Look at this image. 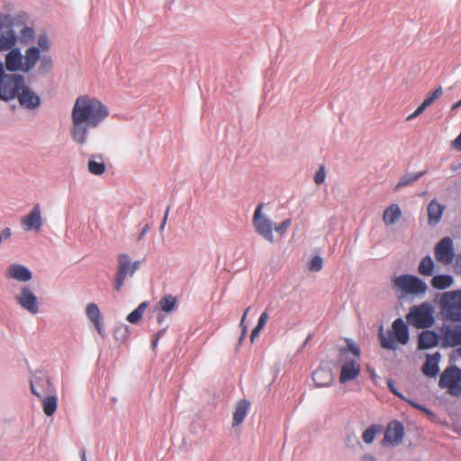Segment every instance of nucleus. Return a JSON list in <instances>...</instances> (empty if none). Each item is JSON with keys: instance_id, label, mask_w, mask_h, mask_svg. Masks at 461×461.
<instances>
[{"instance_id": "2f4dec72", "label": "nucleus", "mask_w": 461, "mask_h": 461, "mask_svg": "<svg viewBox=\"0 0 461 461\" xmlns=\"http://www.w3.org/2000/svg\"><path fill=\"white\" fill-rule=\"evenodd\" d=\"M381 431L379 425L373 424L369 426L362 434V439L366 444H371L376 435Z\"/></svg>"}, {"instance_id": "72a5a7b5", "label": "nucleus", "mask_w": 461, "mask_h": 461, "mask_svg": "<svg viewBox=\"0 0 461 461\" xmlns=\"http://www.w3.org/2000/svg\"><path fill=\"white\" fill-rule=\"evenodd\" d=\"M267 320H268L267 312H262L261 315L259 316L257 326L253 329V330L251 332V336H250L251 341H254L255 339L259 335L260 331L262 330V329L265 327L266 323L267 322Z\"/></svg>"}, {"instance_id": "393cba45", "label": "nucleus", "mask_w": 461, "mask_h": 461, "mask_svg": "<svg viewBox=\"0 0 461 461\" xmlns=\"http://www.w3.org/2000/svg\"><path fill=\"white\" fill-rule=\"evenodd\" d=\"M250 403L249 402L246 400H241L238 402L235 411L233 412V418H232V426L236 427L242 423L244 419L246 418L249 409Z\"/></svg>"}, {"instance_id": "0eeeda50", "label": "nucleus", "mask_w": 461, "mask_h": 461, "mask_svg": "<svg viewBox=\"0 0 461 461\" xmlns=\"http://www.w3.org/2000/svg\"><path fill=\"white\" fill-rule=\"evenodd\" d=\"M407 321L418 329L429 328L434 323L433 308L428 303L411 308L406 316Z\"/></svg>"}, {"instance_id": "864d4df0", "label": "nucleus", "mask_w": 461, "mask_h": 461, "mask_svg": "<svg viewBox=\"0 0 461 461\" xmlns=\"http://www.w3.org/2000/svg\"><path fill=\"white\" fill-rule=\"evenodd\" d=\"M163 330L158 332L156 338L152 341V347L155 348L158 339V337L162 334Z\"/></svg>"}, {"instance_id": "13d9d810", "label": "nucleus", "mask_w": 461, "mask_h": 461, "mask_svg": "<svg viewBox=\"0 0 461 461\" xmlns=\"http://www.w3.org/2000/svg\"><path fill=\"white\" fill-rule=\"evenodd\" d=\"M146 231H147V228H144L142 232H141V235H144L146 233Z\"/></svg>"}, {"instance_id": "ea45409f", "label": "nucleus", "mask_w": 461, "mask_h": 461, "mask_svg": "<svg viewBox=\"0 0 461 461\" xmlns=\"http://www.w3.org/2000/svg\"><path fill=\"white\" fill-rule=\"evenodd\" d=\"M290 225H291V220L286 219V220L283 221L280 224L276 225L274 229L280 235H284L287 231Z\"/></svg>"}, {"instance_id": "c756f323", "label": "nucleus", "mask_w": 461, "mask_h": 461, "mask_svg": "<svg viewBox=\"0 0 461 461\" xmlns=\"http://www.w3.org/2000/svg\"><path fill=\"white\" fill-rule=\"evenodd\" d=\"M176 302L177 300L176 296L167 294L160 299L158 305L161 311L165 312H171L175 309Z\"/></svg>"}, {"instance_id": "680f3d73", "label": "nucleus", "mask_w": 461, "mask_h": 461, "mask_svg": "<svg viewBox=\"0 0 461 461\" xmlns=\"http://www.w3.org/2000/svg\"><path fill=\"white\" fill-rule=\"evenodd\" d=\"M459 167H461V164L459 165Z\"/></svg>"}, {"instance_id": "ddd939ff", "label": "nucleus", "mask_w": 461, "mask_h": 461, "mask_svg": "<svg viewBox=\"0 0 461 461\" xmlns=\"http://www.w3.org/2000/svg\"><path fill=\"white\" fill-rule=\"evenodd\" d=\"M404 436L403 425L397 421H391L384 431L382 444L386 447H393L402 442Z\"/></svg>"}, {"instance_id": "6ab92c4d", "label": "nucleus", "mask_w": 461, "mask_h": 461, "mask_svg": "<svg viewBox=\"0 0 461 461\" xmlns=\"http://www.w3.org/2000/svg\"><path fill=\"white\" fill-rule=\"evenodd\" d=\"M17 98L21 105L28 109H34L40 105V97L25 86L22 88Z\"/></svg>"}, {"instance_id": "c9c22d12", "label": "nucleus", "mask_w": 461, "mask_h": 461, "mask_svg": "<svg viewBox=\"0 0 461 461\" xmlns=\"http://www.w3.org/2000/svg\"><path fill=\"white\" fill-rule=\"evenodd\" d=\"M88 171L93 175H102L105 171V165L103 161L90 159L88 161Z\"/></svg>"}, {"instance_id": "412c9836", "label": "nucleus", "mask_w": 461, "mask_h": 461, "mask_svg": "<svg viewBox=\"0 0 461 461\" xmlns=\"http://www.w3.org/2000/svg\"><path fill=\"white\" fill-rule=\"evenodd\" d=\"M86 312L88 319L93 322L95 328L100 335H104L103 321L101 312L98 306L94 303H88L86 308Z\"/></svg>"}, {"instance_id": "c03bdc74", "label": "nucleus", "mask_w": 461, "mask_h": 461, "mask_svg": "<svg viewBox=\"0 0 461 461\" xmlns=\"http://www.w3.org/2000/svg\"><path fill=\"white\" fill-rule=\"evenodd\" d=\"M452 147L455 149L461 151V133L452 141Z\"/></svg>"}, {"instance_id": "58836bf2", "label": "nucleus", "mask_w": 461, "mask_h": 461, "mask_svg": "<svg viewBox=\"0 0 461 461\" xmlns=\"http://www.w3.org/2000/svg\"><path fill=\"white\" fill-rule=\"evenodd\" d=\"M321 267H322V258L319 256L313 257L310 262L309 269L313 272H318L321 269Z\"/></svg>"}, {"instance_id": "aec40b11", "label": "nucleus", "mask_w": 461, "mask_h": 461, "mask_svg": "<svg viewBox=\"0 0 461 461\" xmlns=\"http://www.w3.org/2000/svg\"><path fill=\"white\" fill-rule=\"evenodd\" d=\"M312 380L317 387L330 386L333 381V374L330 368L319 367L313 372Z\"/></svg>"}, {"instance_id": "37998d69", "label": "nucleus", "mask_w": 461, "mask_h": 461, "mask_svg": "<svg viewBox=\"0 0 461 461\" xmlns=\"http://www.w3.org/2000/svg\"><path fill=\"white\" fill-rule=\"evenodd\" d=\"M249 310H250V307H248V308L245 310V312H244V313H243V315H242L241 321H240V326L242 327V332H241V337H240V339H243V338L246 336V333H247V328H246V326L244 325V321H245V319H246V317H247V314H248V312H249Z\"/></svg>"}, {"instance_id": "c85d7f7f", "label": "nucleus", "mask_w": 461, "mask_h": 461, "mask_svg": "<svg viewBox=\"0 0 461 461\" xmlns=\"http://www.w3.org/2000/svg\"><path fill=\"white\" fill-rule=\"evenodd\" d=\"M435 264L430 256L424 257L418 267L419 274L424 276H429L433 274Z\"/></svg>"}, {"instance_id": "f8f14e48", "label": "nucleus", "mask_w": 461, "mask_h": 461, "mask_svg": "<svg viewBox=\"0 0 461 461\" xmlns=\"http://www.w3.org/2000/svg\"><path fill=\"white\" fill-rule=\"evenodd\" d=\"M16 303L31 314L39 312V302L32 289L24 285L21 288L20 294L15 295Z\"/></svg>"}, {"instance_id": "7c9ffc66", "label": "nucleus", "mask_w": 461, "mask_h": 461, "mask_svg": "<svg viewBox=\"0 0 461 461\" xmlns=\"http://www.w3.org/2000/svg\"><path fill=\"white\" fill-rule=\"evenodd\" d=\"M149 303L147 302H142L134 311H132L128 316L127 321L131 323H137L141 318L148 308Z\"/></svg>"}, {"instance_id": "6e6552de", "label": "nucleus", "mask_w": 461, "mask_h": 461, "mask_svg": "<svg viewBox=\"0 0 461 461\" xmlns=\"http://www.w3.org/2000/svg\"><path fill=\"white\" fill-rule=\"evenodd\" d=\"M438 384L453 396L461 395V370L456 366L446 368L440 375Z\"/></svg>"}, {"instance_id": "cd10ccee", "label": "nucleus", "mask_w": 461, "mask_h": 461, "mask_svg": "<svg viewBox=\"0 0 461 461\" xmlns=\"http://www.w3.org/2000/svg\"><path fill=\"white\" fill-rule=\"evenodd\" d=\"M453 284V277L449 275H438L431 279V285L435 289L444 290Z\"/></svg>"}, {"instance_id": "49530a36", "label": "nucleus", "mask_w": 461, "mask_h": 461, "mask_svg": "<svg viewBox=\"0 0 461 461\" xmlns=\"http://www.w3.org/2000/svg\"><path fill=\"white\" fill-rule=\"evenodd\" d=\"M454 268L456 273L461 274V255L456 258Z\"/></svg>"}, {"instance_id": "a211bd4d", "label": "nucleus", "mask_w": 461, "mask_h": 461, "mask_svg": "<svg viewBox=\"0 0 461 461\" xmlns=\"http://www.w3.org/2000/svg\"><path fill=\"white\" fill-rule=\"evenodd\" d=\"M442 340L445 346L451 348L461 345V325L447 327L441 330Z\"/></svg>"}, {"instance_id": "1a4fd4ad", "label": "nucleus", "mask_w": 461, "mask_h": 461, "mask_svg": "<svg viewBox=\"0 0 461 461\" xmlns=\"http://www.w3.org/2000/svg\"><path fill=\"white\" fill-rule=\"evenodd\" d=\"M393 286L402 293L411 294H422L427 291V285L422 280L410 275H402L395 277Z\"/></svg>"}, {"instance_id": "4468645a", "label": "nucleus", "mask_w": 461, "mask_h": 461, "mask_svg": "<svg viewBox=\"0 0 461 461\" xmlns=\"http://www.w3.org/2000/svg\"><path fill=\"white\" fill-rule=\"evenodd\" d=\"M436 260L443 265L450 264L454 259V248L452 240L448 237L443 238L434 249Z\"/></svg>"}, {"instance_id": "09e8293b", "label": "nucleus", "mask_w": 461, "mask_h": 461, "mask_svg": "<svg viewBox=\"0 0 461 461\" xmlns=\"http://www.w3.org/2000/svg\"><path fill=\"white\" fill-rule=\"evenodd\" d=\"M408 402H409L411 405H412L414 408H416V409H418V410H420V411H424V412L429 413V411L426 407L421 406V405H420V404H418V403H416V402H411V401H408Z\"/></svg>"}, {"instance_id": "4d7b16f0", "label": "nucleus", "mask_w": 461, "mask_h": 461, "mask_svg": "<svg viewBox=\"0 0 461 461\" xmlns=\"http://www.w3.org/2000/svg\"><path fill=\"white\" fill-rule=\"evenodd\" d=\"M162 321H163V316H162L161 314H159V315L158 316V322H161Z\"/></svg>"}, {"instance_id": "603ef678", "label": "nucleus", "mask_w": 461, "mask_h": 461, "mask_svg": "<svg viewBox=\"0 0 461 461\" xmlns=\"http://www.w3.org/2000/svg\"><path fill=\"white\" fill-rule=\"evenodd\" d=\"M168 212H169V207H167V209L166 211V213L164 215V218H163V221H162V223H161V226H160V230H163L165 225H166V223H167Z\"/></svg>"}, {"instance_id": "f704fd0d", "label": "nucleus", "mask_w": 461, "mask_h": 461, "mask_svg": "<svg viewBox=\"0 0 461 461\" xmlns=\"http://www.w3.org/2000/svg\"><path fill=\"white\" fill-rule=\"evenodd\" d=\"M34 38V31L32 28L25 26L22 29L20 32V37L18 38V41L22 44H29Z\"/></svg>"}, {"instance_id": "a19ab883", "label": "nucleus", "mask_w": 461, "mask_h": 461, "mask_svg": "<svg viewBox=\"0 0 461 461\" xmlns=\"http://www.w3.org/2000/svg\"><path fill=\"white\" fill-rule=\"evenodd\" d=\"M325 176H326V174H325L324 168L321 167L315 174V176H314L315 183L317 185L322 184L325 180Z\"/></svg>"}, {"instance_id": "f257e3e1", "label": "nucleus", "mask_w": 461, "mask_h": 461, "mask_svg": "<svg viewBox=\"0 0 461 461\" xmlns=\"http://www.w3.org/2000/svg\"><path fill=\"white\" fill-rule=\"evenodd\" d=\"M108 115V107L98 98L88 95L78 96L71 112L72 140L79 145L86 144L90 129L98 127Z\"/></svg>"}, {"instance_id": "bb28decb", "label": "nucleus", "mask_w": 461, "mask_h": 461, "mask_svg": "<svg viewBox=\"0 0 461 461\" xmlns=\"http://www.w3.org/2000/svg\"><path fill=\"white\" fill-rule=\"evenodd\" d=\"M401 215L400 207L397 204H392L384 210L383 219L385 224L391 225L395 223Z\"/></svg>"}, {"instance_id": "a878e982", "label": "nucleus", "mask_w": 461, "mask_h": 461, "mask_svg": "<svg viewBox=\"0 0 461 461\" xmlns=\"http://www.w3.org/2000/svg\"><path fill=\"white\" fill-rule=\"evenodd\" d=\"M41 399L43 412L47 416H52L55 413V411L57 410V406H58V398H57L55 392L49 393L47 395H44Z\"/></svg>"}, {"instance_id": "bf43d9fd", "label": "nucleus", "mask_w": 461, "mask_h": 461, "mask_svg": "<svg viewBox=\"0 0 461 461\" xmlns=\"http://www.w3.org/2000/svg\"><path fill=\"white\" fill-rule=\"evenodd\" d=\"M458 351H459V354L461 355V348H459V350H458Z\"/></svg>"}, {"instance_id": "423d86ee", "label": "nucleus", "mask_w": 461, "mask_h": 461, "mask_svg": "<svg viewBox=\"0 0 461 461\" xmlns=\"http://www.w3.org/2000/svg\"><path fill=\"white\" fill-rule=\"evenodd\" d=\"M442 312L453 321H461V290L444 293L439 300Z\"/></svg>"}, {"instance_id": "5701e85b", "label": "nucleus", "mask_w": 461, "mask_h": 461, "mask_svg": "<svg viewBox=\"0 0 461 461\" xmlns=\"http://www.w3.org/2000/svg\"><path fill=\"white\" fill-rule=\"evenodd\" d=\"M440 355L439 353H435L433 355L427 356L426 361L422 366L423 373L429 377H434L438 373V362H439Z\"/></svg>"}, {"instance_id": "8fccbe9b", "label": "nucleus", "mask_w": 461, "mask_h": 461, "mask_svg": "<svg viewBox=\"0 0 461 461\" xmlns=\"http://www.w3.org/2000/svg\"><path fill=\"white\" fill-rule=\"evenodd\" d=\"M0 234H2V237L3 239L5 240H8L11 235H12V231H11V229L10 228H5L1 232Z\"/></svg>"}, {"instance_id": "f3484780", "label": "nucleus", "mask_w": 461, "mask_h": 461, "mask_svg": "<svg viewBox=\"0 0 461 461\" xmlns=\"http://www.w3.org/2000/svg\"><path fill=\"white\" fill-rule=\"evenodd\" d=\"M26 230H39L42 225L41 212L39 204H35L30 213L22 219Z\"/></svg>"}, {"instance_id": "2eb2a0df", "label": "nucleus", "mask_w": 461, "mask_h": 461, "mask_svg": "<svg viewBox=\"0 0 461 461\" xmlns=\"http://www.w3.org/2000/svg\"><path fill=\"white\" fill-rule=\"evenodd\" d=\"M5 276L7 279L25 283L32 278V274L29 268L23 265L12 264L6 268Z\"/></svg>"}, {"instance_id": "4c0bfd02", "label": "nucleus", "mask_w": 461, "mask_h": 461, "mask_svg": "<svg viewBox=\"0 0 461 461\" xmlns=\"http://www.w3.org/2000/svg\"><path fill=\"white\" fill-rule=\"evenodd\" d=\"M37 47L39 51H48L50 50V44L46 34L40 35L37 40Z\"/></svg>"}, {"instance_id": "de8ad7c7", "label": "nucleus", "mask_w": 461, "mask_h": 461, "mask_svg": "<svg viewBox=\"0 0 461 461\" xmlns=\"http://www.w3.org/2000/svg\"><path fill=\"white\" fill-rule=\"evenodd\" d=\"M388 387H389V389L391 390V392H392L393 394H395V395L399 396V397H400V398H402V399H404V397H403V396H402V394L397 391V389L395 388V386H394L393 383L391 380H390V381H388Z\"/></svg>"}, {"instance_id": "7ed1b4c3", "label": "nucleus", "mask_w": 461, "mask_h": 461, "mask_svg": "<svg viewBox=\"0 0 461 461\" xmlns=\"http://www.w3.org/2000/svg\"><path fill=\"white\" fill-rule=\"evenodd\" d=\"M347 344L348 348L339 350V360L343 362L339 375L341 384L354 380L361 371V366L358 362L359 348L350 339H347Z\"/></svg>"}, {"instance_id": "473e14b6", "label": "nucleus", "mask_w": 461, "mask_h": 461, "mask_svg": "<svg viewBox=\"0 0 461 461\" xmlns=\"http://www.w3.org/2000/svg\"><path fill=\"white\" fill-rule=\"evenodd\" d=\"M427 171L417 172L413 175H404L399 180L396 188H400L408 185H411L420 179L422 176H424Z\"/></svg>"}, {"instance_id": "20e7f679", "label": "nucleus", "mask_w": 461, "mask_h": 461, "mask_svg": "<svg viewBox=\"0 0 461 461\" xmlns=\"http://www.w3.org/2000/svg\"><path fill=\"white\" fill-rule=\"evenodd\" d=\"M409 330L407 324L402 319H396L392 324V330L384 334L383 329L380 330L379 339L381 346L386 349H395L396 342L405 345L409 341Z\"/></svg>"}, {"instance_id": "9d476101", "label": "nucleus", "mask_w": 461, "mask_h": 461, "mask_svg": "<svg viewBox=\"0 0 461 461\" xmlns=\"http://www.w3.org/2000/svg\"><path fill=\"white\" fill-rule=\"evenodd\" d=\"M140 262H131L130 258L126 254H121L118 257V269L115 278V290L119 291L124 284L125 278L130 276H132L136 270L139 268Z\"/></svg>"}, {"instance_id": "5fc2aeb1", "label": "nucleus", "mask_w": 461, "mask_h": 461, "mask_svg": "<svg viewBox=\"0 0 461 461\" xmlns=\"http://www.w3.org/2000/svg\"><path fill=\"white\" fill-rule=\"evenodd\" d=\"M460 107H461V99L452 105L451 110H456Z\"/></svg>"}, {"instance_id": "9b49d317", "label": "nucleus", "mask_w": 461, "mask_h": 461, "mask_svg": "<svg viewBox=\"0 0 461 461\" xmlns=\"http://www.w3.org/2000/svg\"><path fill=\"white\" fill-rule=\"evenodd\" d=\"M263 204L257 206L253 215V225L256 231L270 243L274 242L273 222L267 216L262 214Z\"/></svg>"}, {"instance_id": "3c124183", "label": "nucleus", "mask_w": 461, "mask_h": 461, "mask_svg": "<svg viewBox=\"0 0 461 461\" xmlns=\"http://www.w3.org/2000/svg\"><path fill=\"white\" fill-rule=\"evenodd\" d=\"M431 95L434 96L435 99L438 98L442 95V87H438L431 93Z\"/></svg>"}, {"instance_id": "b1692460", "label": "nucleus", "mask_w": 461, "mask_h": 461, "mask_svg": "<svg viewBox=\"0 0 461 461\" xmlns=\"http://www.w3.org/2000/svg\"><path fill=\"white\" fill-rule=\"evenodd\" d=\"M445 206L438 203L435 199L432 200L428 206L429 223L436 225L439 222Z\"/></svg>"}, {"instance_id": "dca6fc26", "label": "nucleus", "mask_w": 461, "mask_h": 461, "mask_svg": "<svg viewBox=\"0 0 461 461\" xmlns=\"http://www.w3.org/2000/svg\"><path fill=\"white\" fill-rule=\"evenodd\" d=\"M31 390L38 398H41L54 392L50 378L43 375L35 376V378L31 381Z\"/></svg>"}, {"instance_id": "6e6d98bb", "label": "nucleus", "mask_w": 461, "mask_h": 461, "mask_svg": "<svg viewBox=\"0 0 461 461\" xmlns=\"http://www.w3.org/2000/svg\"><path fill=\"white\" fill-rule=\"evenodd\" d=\"M80 456H81V461H87L86 460V450L85 449H82L80 451Z\"/></svg>"}, {"instance_id": "a18cd8bd", "label": "nucleus", "mask_w": 461, "mask_h": 461, "mask_svg": "<svg viewBox=\"0 0 461 461\" xmlns=\"http://www.w3.org/2000/svg\"><path fill=\"white\" fill-rule=\"evenodd\" d=\"M436 99L434 98V96L431 95V93L423 100V102L421 103L426 108L429 107L430 104H433V102L435 101Z\"/></svg>"}, {"instance_id": "052dcab7", "label": "nucleus", "mask_w": 461, "mask_h": 461, "mask_svg": "<svg viewBox=\"0 0 461 461\" xmlns=\"http://www.w3.org/2000/svg\"><path fill=\"white\" fill-rule=\"evenodd\" d=\"M0 66H3V64L0 62Z\"/></svg>"}, {"instance_id": "4be33fe9", "label": "nucleus", "mask_w": 461, "mask_h": 461, "mask_svg": "<svg viewBox=\"0 0 461 461\" xmlns=\"http://www.w3.org/2000/svg\"><path fill=\"white\" fill-rule=\"evenodd\" d=\"M438 342V335L431 330H424L419 335V349H428L437 346Z\"/></svg>"}, {"instance_id": "f03ea898", "label": "nucleus", "mask_w": 461, "mask_h": 461, "mask_svg": "<svg viewBox=\"0 0 461 461\" xmlns=\"http://www.w3.org/2000/svg\"><path fill=\"white\" fill-rule=\"evenodd\" d=\"M18 43V36L14 30L7 29L0 33V51H8L5 57V66L8 71H31L40 59L38 48L30 47L24 55L15 46Z\"/></svg>"}, {"instance_id": "79ce46f5", "label": "nucleus", "mask_w": 461, "mask_h": 461, "mask_svg": "<svg viewBox=\"0 0 461 461\" xmlns=\"http://www.w3.org/2000/svg\"><path fill=\"white\" fill-rule=\"evenodd\" d=\"M426 107L421 104L412 113L407 116V121H411L414 118L418 117L420 114H421Z\"/></svg>"}, {"instance_id": "e433bc0d", "label": "nucleus", "mask_w": 461, "mask_h": 461, "mask_svg": "<svg viewBox=\"0 0 461 461\" xmlns=\"http://www.w3.org/2000/svg\"><path fill=\"white\" fill-rule=\"evenodd\" d=\"M38 61H40L39 70L42 72L50 70L52 67V59L49 55H40V59Z\"/></svg>"}, {"instance_id": "39448f33", "label": "nucleus", "mask_w": 461, "mask_h": 461, "mask_svg": "<svg viewBox=\"0 0 461 461\" xmlns=\"http://www.w3.org/2000/svg\"><path fill=\"white\" fill-rule=\"evenodd\" d=\"M24 87V79L20 75H6L0 66V99L8 101L17 97Z\"/></svg>"}]
</instances>
